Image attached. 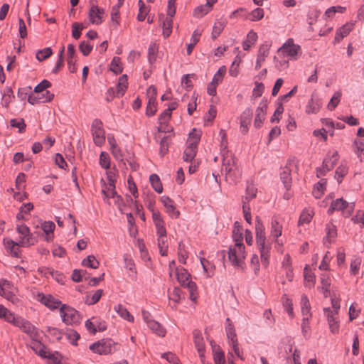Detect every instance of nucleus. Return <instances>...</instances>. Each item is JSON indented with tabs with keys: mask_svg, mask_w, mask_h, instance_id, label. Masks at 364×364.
<instances>
[{
	"mask_svg": "<svg viewBox=\"0 0 364 364\" xmlns=\"http://www.w3.org/2000/svg\"><path fill=\"white\" fill-rule=\"evenodd\" d=\"M223 156V168L225 172V178L231 183H236L242 176V171L237 165L235 158L228 153H222Z\"/></svg>",
	"mask_w": 364,
	"mask_h": 364,
	"instance_id": "obj_1",
	"label": "nucleus"
},
{
	"mask_svg": "<svg viewBox=\"0 0 364 364\" xmlns=\"http://www.w3.org/2000/svg\"><path fill=\"white\" fill-rule=\"evenodd\" d=\"M245 247L243 243H235L234 246L229 247L228 259L235 267L244 269V260L245 259Z\"/></svg>",
	"mask_w": 364,
	"mask_h": 364,
	"instance_id": "obj_2",
	"label": "nucleus"
},
{
	"mask_svg": "<svg viewBox=\"0 0 364 364\" xmlns=\"http://www.w3.org/2000/svg\"><path fill=\"white\" fill-rule=\"evenodd\" d=\"M10 323L19 328L23 332L30 336L31 338H38L39 331L37 328L31 323L28 321L21 316H15L14 314L12 317L10 316Z\"/></svg>",
	"mask_w": 364,
	"mask_h": 364,
	"instance_id": "obj_3",
	"label": "nucleus"
},
{
	"mask_svg": "<svg viewBox=\"0 0 364 364\" xmlns=\"http://www.w3.org/2000/svg\"><path fill=\"white\" fill-rule=\"evenodd\" d=\"M117 344L110 338L102 339L97 343H92L90 349L95 353L107 355L112 353L117 350Z\"/></svg>",
	"mask_w": 364,
	"mask_h": 364,
	"instance_id": "obj_4",
	"label": "nucleus"
},
{
	"mask_svg": "<svg viewBox=\"0 0 364 364\" xmlns=\"http://www.w3.org/2000/svg\"><path fill=\"white\" fill-rule=\"evenodd\" d=\"M60 314L63 321L67 325H74L80 323L79 313L72 307L62 304L60 308Z\"/></svg>",
	"mask_w": 364,
	"mask_h": 364,
	"instance_id": "obj_5",
	"label": "nucleus"
},
{
	"mask_svg": "<svg viewBox=\"0 0 364 364\" xmlns=\"http://www.w3.org/2000/svg\"><path fill=\"white\" fill-rule=\"evenodd\" d=\"M278 55H283L289 56L292 58L296 59L299 55H301V47L299 45L294 44L291 38H289L287 42L279 48Z\"/></svg>",
	"mask_w": 364,
	"mask_h": 364,
	"instance_id": "obj_6",
	"label": "nucleus"
},
{
	"mask_svg": "<svg viewBox=\"0 0 364 364\" xmlns=\"http://www.w3.org/2000/svg\"><path fill=\"white\" fill-rule=\"evenodd\" d=\"M94 143L101 146L105 141V132L102 127V122L98 119H94L91 127Z\"/></svg>",
	"mask_w": 364,
	"mask_h": 364,
	"instance_id": "obj_7",
	"label": "nucleus"
},
{
	"mask_svg": "<svg viewBox=\"0 0 364 364\" xmlns=\"http://www.w3.org/2000/svg\"><path fill=\"white\" fill-rule=\"evenodd\" d=\"M193 342H194L196 348L197 349V351L199 354V357H200L201 363L203 364H211V363H206L205 361V345L204 339H203L201 331L200 330L195 329L193 331Z\"/></svg>",
	"mask_w": 364,
	"mask_h": 364,
	"instance_id": "obj_8",
	"label": "nucleus"
},
{
	"mask_svg": "<svg viewBox=\"0 0 364 364\" xmlns=\"http://www.w3.org/2000/svg\"><path fill=\"white\" fill-rule=\"evenodd\" d=\"M338 160V154L335 151L331 156H327L323 161V166L321 168H318L316 170L317 176H325L326 172L331 170L337 164Z\"/></svg>",
	"mask_w": 364,
	"mask_h": 364,
	"instance_id": "obj_9",
	"label": "nucleus"
},
{
	"mask_svg": "<svg viewBox=\"0 0 364 364\" xmlns=\"http://www.w3.org/2000/svg\"><path fill=\"white\" fill-rule=\"evenodd\" d=\"M16 230L22 236L21 239L18 241L21 246H29L34 244L28 226L24 224L18 225Z\"/></svg>",
	"mask_w": 364,
	"mask_h": 364,
	"instance_id": "obj_10",
	"label": "nucleus"
},
{
	"mask_svg": "<svg viewBox=\"0 0 364 364\" xmlns=\"http://www.w3.org/2000/svg\"><path fill=\"white\" fill-rule=\"evenodd\" d=\"M31 348L39 356L43 358H51L52 354L48 350L47 347L41 342L38 341V338H31Z\"/></svg>",
	"mask_w": 364,
	"mask_h": 364,
	"instance_id": "obj_11",
	"label": "nucleus"
},
{
	"mask_svg": "<svg viewBox=\"0 0 364 364\" xmlns=\"http://www.w3.org/2000/svg\"><path fill=\"white\" fill-rule=\"evenodd\" d=\"M253 112L252 110L250 108H246L240 117V132L242 134H247L248 132L249 125L251 123L252 118Z\"/></svg>",
	"mask_w": 364,
	"mask_h": 364,
	"instance_id": "obj_12",
	"label": "nucleus"
},
{
	"mask_svg": "<svg viewBox=\"0 0 364 364\" xmlns=\"http://www.w3.org/2000/svg\"><path fill=\"white\" fill-rule=\"evenodd\" d=\"M38 296L39 301L51 310L56 309L61 305L60 301L54 298L50 294H39Z\"/></svg>",
	"mask_w": 364,
	"mask_h": 364,
	"instance_id": "obj_13",
	"label": "nucleus"
},
{
	"mask_svg": "<svg viewBox=\"0 0 364 364\" xmlns=\"http://www.w3.org/2000/svg\"><path fill=\"white\" fill-rule=\"evenodd\" d=\"M255 235L257 245H262L266 242L265 228L259 217L256 218Z\"/></svg>",
	"mask_w": 364,
	"mask_h": 364,
	"instance_id": "obj_14",
	"label": "nucleus"
},
{
	"mask_svg": "<svg viewBox=\"0 0 364 364\" xmlns=\"http://www.w3.org/2000/svg\"><path fill=\"white\" fill-rule=\"evenodd\" d=\"M293 161H289L287 166H285L284 168H282V171L280 172V178L282 181L285 188L288 191L290 189L291 186V170L289 167V165H290Z\"/></svg>",
	"mask_w": 364,
	"mask_h": 364,
	"instance_id": "obj_15",
	"label": "nucleus"
},
{
	"mask_svg": "<svg viewBox=\"0 0 364 364\" xmlns=\"http://www.w3.org/2000/svg\"><path fill=\"white\" fill-rule=\"evenodd\" d=\"M267 105L264 102H261L256 109L255 119L254 122V126L256 128H259L265 118L266 111Z\"/></svg>",
	"mask_w": 364,
	"mask_h": 364,
	"instance_id": "obj_16",
	"label": "nucleus"
},
{
	"mask_svg": "<svg viewBox=\"0 0 364 364\" xmlns=\"http://www.w3.org/2000/svg\"><path fill=\"white\" fill-rule=\"evenodd\" d=\"M350 208V210H353V205H350L349 203L341 198H338L335 200H333L330 208L328 209V213L331 215L335 210H343L344 209Z\"/></svg>",
	"mask_w": 364,
	"mask_h": 364,
	"instance_id": "obj_17",
	"label": "nucleus"
},
{
	"mask_svg": "<svg viewBox=\"0 0 364 364\" xmlns=\"http://www.w3.org/2000/svg\"><path fill=\"white\" fill-rule=\"evenodd\" d=\"M105 14L103 9L97 6H92L89 11L90 21L92 23L99 25L102 23V15Z\"/></svg>",
	"mask_w": 364,
	"mask_h": 364,
	"instance_id": "obj_18",
	"label": "nucleus"
},
{
	"mask_svg": "<svg viewBox=\"0 0 364 364\" xmlns=\"http://www.w3.org/2000/svg\"><path fill=\"white\" fill-rule=\"evenodd\" d=\"M270 45L267 43L262 44L259 49L255 69L258 70L261 68L262 63L265 60V58L269 55Z\"/></svg>",
	"mask_w": 364,
	"mask_h": 364,
	"instance_id": "obj_19",
	"label": "nucleus"
},
{
	"mask_svg": "<svg viewBox=\"0 0 364 364\" xmlns=\"http://www.w3.org/2000/svg\"><path fill=\"white\" fill-rule=\"evenodd\" d=\"M354 23L349 22L339 28L336 31L334 42H340L344 37L347 36L350 32L353 29Z\"/></svg>",
	"mask_w": 364,
	"mask_h": 364,
	"instance_id": "obj_20",
	"label": "nucleus"
},
{
	"mask_svg": "<svg viewBox=\"0 0 364 364\" xmlns=\"http://www.w3.org/2000/svg\"><path fill=\"white\" fill-rule=\"evenodd\" d=\"M161 202L166 208L167 213L171 216L175 218H177L180 215V213L178 210H176L175 206H174V202L168 196H162L161 197Z\"/></svg>",
	"mask_w": 364,
	"mask_h": 364,
	"instance_id": "obj_21",
	"label": "nucleus"
},
{
	"mask_svg": "<svg viewBox=\"0 0 364 364\" xmlns=\"http://www.w3.org/2000/svg\"><path fill=\"white\" fill-rule=\"evenodd\" d=\"M54 97V94L46 90V97H41L40 95L38 94L37 96L34 95H30L28 97V102L31 105H36L38 103H43L50 102Z\"/></svg>",
	"mask_w": 364,
	"mask_h": 364,
	"instance_id": "obj_22",
	"label": "nucleus"
},
{
	"mask_svg": "<svg viewBox=\"0 0 364 364\" xmlns=\"http://www.w3.org/2000/svg\"><path fill=\"white\" fill-rule=\"evenodd\" d=\"M257 246L259 250L262 263L264 267H267L269 264L271 246L269 245H266V242L262 245H257Z\"/></svg>",
	"mask_w": 364,
	"mask_h": 364,
	"instance_id": "obj_23",
	"label": "nucleus"
},
{
	"mask_svg": "<svg viewBox=\"0 0 364 364\" xmlns=\"http://www.w3.org/2000/svg\"><path fill=\"white\" fill-rule=\"evenodd\" d=\"M159 21H161L163 27V35L165 38L168 37L172 32L173 19L170 17L164 18V14L159 16Z\"/></svg>",
	"mask_w": 364,
	"mask_h": 364,
	"instance_id": "obj_24",
	"label": "nucleus"
},
{
	"mask_svg": "<svg viewBox=\"0 0 364 364\" xmlns=\"http://www.w3.org/2000/svg\"><path fill=\"white\" fill-rule=\"evenodd\" d=\"M226 335L228 337V339L229 340V344L238 342L237 334L235 333V329L234 327V325L232 323L231 320L230 318H226Z\"/></svg>",
	"mask_w": 364,
	"mask_h": 364,
	"instance_id": "obj_25",
	"label": "nucleus"
},
{
	"mask_svg": "<svg viewBox=\"0 0 364 364\" xmlns=\"http://www.w3.org/2000/svg\"><path fill=\"white\" fill-rule=\"evenodd\" d=\"M197 146L188 144L183 151V159L186 162H191L196 156Z\"/></svg>",
	"mask_w": 364,
	"mask_h": 364,
	"instance_id": "obj_26",
	"label": "nucleus"
},
{
	"mask_svg": "<svg viewBox=\"0 0 364 364\" xmlns=\"http://www.w3.org/2000/svg\"><path fill=\"white\" fill-rule=\"evenodd\" d=\"M128 86V80L127 75H122L119 77L117 85V97H121L124 95Z\"/></svg>",
	"mask_w": 364,
	"mask_h": 364,
	"instance_id": "obj_27",
	"label": "nucleus"
},
{
	"mask_svg": "<svg viewBox=\"0 0 364 364\" xmlns=\"http://www.w3.org/2000/svg\"><path fill=\"white\" fill-rule=\"evenodd\" d=\"M75 56V48L73 44L68 46V58L67 61L69 65V69L71 73L75 72L74 58Z\"/></svg>",
	"mask_w": 364,
	"mask_h": 364,
	"instance_id": "obj_28",
	"label": "nucleus"
},
{
	"mask_svg": "<svg viewBox=\"0 0 364 364\" xmlns=\"http://www.w3.org/2000/svg\"><path fill=\"white\" fill-rule=\"evenodd\" d=\"M213 360L215 364H226L225 354L220 346H213Z\"/></svg>",
	"mask_w": 364,
	"mask_h": 364,
	"instance_id": "obj_29",
	"label": "nucleus"
},
{
	"mask_svg": "<svg viewBox=\"0 0 364 364\" xmlns=\"http://www.w3.org/2000/svg\"><path fill=\"white\" fill-rule=\"evenodd\" d=\"M321 283L322 286L321 287H318V289H321L323 296L326 298L330 296L331 280L329 277L325 274H321Z\"/></svg>",
	"mask_w": 364,
	"mask_h": 364,
	"instance_id": "obj_30",
	"label": "nucleus"
},
{
	"mask_svg": "<svg viewBox=\"0 0 364 364\" xmlns=\"http://www.w3.org/2000/svg\"><path fill=\"white\" fill-rule=\"evenodd\" d=\"M321 105L320 100L318 98H314V96L312 95L306 106V112L317 113L320 109Z\"/></svg>",
	"mask_w": 364,
	"mask_h": 364,
	"instance_id": "obj_31",
	"label": "nucleus"
},
{
	"mask_svg": "<svg viewBox=\"0 0 364 364\" xmlns=\"http://www.w3.org/2000/svg\"><path fill=\"white\" fill-rule=\"evenodd\" d=\"M213 7L209 3L197 6L193 11V16L196 18H200L205 16L209 11L212 10Z\"/></svg>",
	"mask_w": 364,
	"mask_h": 364,
	"instance_id": "obj_32",
	"label": "nucleus"
},
{
	"mask_svg": "<svg viewBox=\"0 0 364 364\" xmlns=\"http://www.w3.org/2000/svg\"><path fill=\"white\" fill-rule=\"evenodd\" d=\"M282 226L279 224L277 219L272 218L271 221V235L277 240L279 236L282 235Z\"/></svg>",
	"mask_w": 364,
	"mask_h": 364,
	"instance_id": "obj_33",
	"label": "nucleus"
},
{
	"mask_svg": "<svg viewBox=\"0 0 364 364\" xmlns=\"http://www.w3.org/2000/svg\"><path fill=\"white\" fill-rule=\"evenodd\" d=\"M326 236L323 238V243L326 245L331 243V240L334 239L337 235V230L334 225L328 224L326 228Z\"/></svg>",
	"mask_w": 364,
	"mask_h": 364,
	"instance_id": "obj_34",
	"label": "nucleus"
},
{
	"mask_svg": "<svg viewBox=\"0 0 364 364\" xmlns=\"http://www.w3.org/2000/svg\"><path fill=\"white\" fill-rule=\"evenodd\" d=\"M321 11L316 8H311L307 13V23L309 25V30H311V26L317 21Z\"/></svg>",
	"mask_w": 364,
	"mask_h": 364,
	"instance_id": "obj_35",
	"label": "nucleus"
},
{
	"mask_svg": "<svg viewBox=\"0 0 364 364\" xmlns=\"http://www.w3.org/2000/svg\"><path fill=\"white\" fill-rule=\"evenodd\" d=\"M301 313L304 316L306 317H311V305L309 300L306 295L303 294L301 298Z\"/></svg>",
	"mask_w": 364,
	"mask_h": 364,
	"instance_id": "obj_36",
	"label": "nucleus"
},
{
	"mask_svg": "<svg viewBox=\"0 0 364 364\" xmlns=\"http://www.w3.org/2000/svg\"><path fill=\"white\" fill-rule=\"evenodd\" d=\"M55 227V223L52 221H46L41 225L42 230L46 234V241L50 242L52 240L53 236L50 234L53 233Z\"/></svg>",
	"mask_w": 364,
	"mask_h": 364,
	"instance_id": "obj_37",
	"label": "nucleus"
},
{
	"mask_svg": "<svg viewBox=\"0 0 364 364\" xmlns=\"http://www.w3.org/2000/svg\"><path fill=\"white\" fill-rule=\"evenodd\" d=\"M242 232V228L239 222H235L232 230V238L235 243H242L243 237Z\"/></svg>",
	"mask_w": 364,
	"mask_h": 364,
	"instance_id": "obj_38",
	"label": "nucleus"
},
{
	"mask_svg": "<svg viewBox=\"0 0 364 364\" xmlns=\"http://www.w3.org/2000/svg\"><path fill=\"white\" fill-rule=\"evenodd\" d=\"M159 50V46L154 42H151L149 44L148 49V60L150 64H153L156 62L157 54Z\"/></svg>",
	"mask_w": 364,
	"mask_h": 364,
	"instance_id": "obj_39",
	"label": "nucleus"
},
{
	"mask_svg": "<svg viewBox=\"0 0 364 364\" xmlns=\"http://www.w3.org/2000/svg\"><path fill=\"white\" fill-rule=\"evenodd\" d=\"M149 328L159 336H164L166 334L165 328L157 321L151 320L148 323Z\"/></svg>",
	"mask_w": 364,
	"mask_h": 364,
	"instance_id": "obj_40",
	"label": "nucleus"
},
{
	"mask_svg": "<svg viewBox=\"0 0 364 364\" xmlns=\"http://www.w3.org/2000/svg\"><path fill=\"white\" fill-rule=\"evenodd\" d=\"M190 274L183 267H178L176 269V277L178 282L181 284V286H185L186 283L189 281Z\"/></svg>",
	"mask_w": 364,
	"mask_h": 364,
	"instance_id": "obj_41",
	"label": "nucleus"
},
{
	"mask_svg": "<svg viewBox=\"0 0 364 364\" xmlns=\"http://www.w3.org/2000/svg\"><path fill=\"white\" fill-rule=\"evenodd\" d=\"M149 180L154 191L158 193H161L163 191V186L159 176L155 173L151 174L149 177Z\"/></svg>",
	"mask_w": 364,
	"mask_h": 364,
	"instance_id": "obj_42",
	"label": "nucleus"
},
{
	"mask_svg": "<svg viewBox=\"0 0 364 364\" xmlns=\"http://www.w3.org/2000/svg\"><path fill=\"white\" fill-rule=\"evenodd\" d=\"M114 310L118 314L123 318L128 320L129 321H133L134 317L129 314L128 310L122 304H118L114 306Z\"/></svg>",
	"mask_w": 364,
	"mask_h": 364,
	"instance_id": "obj_43",
	"label": "nucleus"
},
{
	"mask_svg": "<svg viewBox=\"0 0 364 364\" xmlns=\"http://www.w3.org/2000/svg\"><path fill=\"white\" fill-rule=\"evenodd\" d=\"M171 135L164 136L160 141L159 154L163 157L168 151Z\"/></svg>",
	"mask_w": 364,
	"mask_h": 364,
	"instance_id": "obj_44",
	"label": "nucleus"
},
{
	"mask_svg": "<svg viewBox=\"0 0 364 364\" xmlns=\"http://www.w3.org/2000/svg\"><path fill=\"white\" fill-rule=\"evenodd\" d=\"M82 264L92 269H97L99 266V262L94 255H88L82 260Z\"/></svg>",
	"mask_w": 364,
	"mask_h": 364,
	"instance_id": "obj_45",
	"label": "nucleus"
},
{
	"mask_svg": "<svg viewBox=\"0 0 364 364\" xmlns=\"http://www.w3.org/2000/svg\"><path fill=\"white\" fill-rule=\"evenodd\" d=\"M138 5L139 9V14L137 15V19L139 21H144L146 14L149 11V9L146 6L144 2L142 0H139Z\"/></svg>",
	"mask_w": 364,
	"mask_h": 364,
	"instance_id": "obj_46",
	"label": "nucleus"
},
{
	"mask_svg": "<svg viewBox=\"0 0 364 364\" xmlns=\"http://www.w3.org/2000/svg\"><path fill=\"white\" fill-rule=\"evenodd\" d=\"M10 125L12 127L18 128L19 133L24 132L26 127V124L24 122V119L22 118L11 119Z\"/></svg>",
	"mask_w": 364,
	"mask_h": 364,
	"instance_id": "obj_47",
	"label": "nucleus"
},
{
	"mask_svg": "<svg viewBox=\"0 0 364 364\" xmlns=\"http://www.w3.org/2000/svg\"><path fill=\"white\" fill-rule=\"evenodd\" d=\"M325 185L326 181L324 180H321L314 186L313 195L316 198H320L322 196Z\"/></svg>",
	"mask_w": 364,
	"mask_h": 364,
	"instance_id": "obj_48",
	"label": "nucleus"
},
{
	"mask_svg": "<svg viewBox=\"0 0 364 364\" xmlns=\"http://www.w3.org/2000/svg\"><path fill=\"white\" fill-rule=\"evenodd\" d=\"M53 54V50L50 48H45L42 50L37 51L36 58L39 61H43L45 59L49 58Z\"/></svg>",
	"mask_w": 364,
	"mask_h": 364,
	"instance_id": "obj_49",
	"label": "nucleus"
},
{
	"mask_svg": "<svg viewBox=\"0 0 364 364\" xmlns=\"http://www.w3.org/2000/svg\"><path fill=\"white\" fill-rule=\"evenodd\" d=\"M313 217V212L309 209H305L302 211L299 220V224L302 225L304 223H309Z\"/></svg>",
	"mask_w": 364,
	"mask_h": 364,
	"instance_id": "obj_50",
	"label": "nucleus"
},
{
	"mask_svg": "<svg viewBox=\"0 0 364 364\" xmlns=\"http://www.w3.org/2000/svg\"><path fill=\"white\" fill-rule=\"evenodd\" d=\"M13 98H14V95L11 88L10 87H6L2 98L4 106L7 107Z\"/></svg>",
	"mask_w": 364,
	"mask_h": 364,
	"instance_id": "obj_51",
	"label": "nucleus"
},
{
	"mask_svg": "<svg viewBox=\"0 0 364 364\" xmlns=\"http://www.w3.org/2000/svg\"><path fill=\"white\" fill-rule=\"evenodd\" d=\"M200 139V132L197 131L196 129H193L192 132L189 134V139L188 144L195 145L198 146V144Z\"/></svg>",
	"mask_w": 364,
	"mask_h": 364,
	"instance_id": "obj_52",
	"label": "nucleus"
},
{
	"mask_svg": "<svg viewBox=\"0 0 364 364\" xmlns=\"http://www.w3.org/2000/svg\"><path fill=\"white\" fill-rule=\"evenodd\" d=\"M124 261L125 264V268L128 269L132 274L133 277H136V272L135 269V264L134 262V260L132 259V257L128 255H124Z\"/></svg>",
	"mask_w": 364,
	"mask_h": 364,
	"instance_id": "obj_53",
	"label": "nucleus"
},
{
	"mask_svg": "<svg viewBox=\"0 0 364 364\" xmlns=\"http://www.w3.org/2000/svg\"><path fill=\"white\" fill-rule=\"evenodd\" d=\"M225 27V25L221 21H216L214 23L213 27V31L211 33V37L213 40L216 39L220 34L222 33Z\"/></svg>",
	"mask_w": 364,
	"mask_h": 364,
	"instance_id": "obj_54",
	"label": "nucleus"
},
{
	"mask_svg": "<svg viewBox=\"0 0 364 364\" xmlns=\"http://www.w3.org/2000/svg\"><path fill=\"white\" fill-rule=\"evenodd\" d=\"M104 186L106 187V189L103 188L102 193L104 195L105 199L112 198L115 200L117 196H119L115 191V186L112 188V187H109V186H107L105 183H104Z\"/></svg>",
	"mask_w": 364,
	"mask_h": 364,
	"instance_id": "obj_55",
	"label": "nucleus"
},
{
	"mask_svg": "<svg viewBox=\"0 0 364 364\" xmlns=\"http://www.w3.org/2000/svg\"><path fill=\"white\" fill-rule=\"evenodd\" d=\"M341 97V92L340 91L336 92L331 99L330 100V102L328 104V108L330 110L334 109L337 105H338Z\"/></svg>",
	"mask_w": 364,
	"mask_h": 364,
	"instance_id": "obj_56",
	"label": "nucleus"
},
{
	"mask_svg": "<svg viewBox=\"0 0 364 364\" xmlns=\"http://www.w3.org/2000/svg\"><path fill=\"white\" fill-rule=\"evenodd\" d=\"M225 73H226V68L225 66L220 67L216 73L214 75L211 82L216 85H218V83L222 82Z\"/></svg>",
	"mask_w": 364,
	"mask_h": 364,
	"instance_id": "obj_57",
	"label": "nucleus"
},
{
	"mask_svg": "<svg viewBox=\"0 0 364 364\" xmlns=\"http://www.w3.org/2000/svg\"><path fill=\"white\" fill-rule=\"evenodd\" d=\"M72 36L75 39H78L81 36V31L84 29V26L81 23L75 22L72 25Z\"/></svg>",
	"mask_w": 364,
	"mask_h": 364,
	"instance_id": "obj_58",
	"label": "nucleus"
},
{
	"mask_svg": "<svg viewBox=\"0 0 364 364\" xmlns=\"http://www.w3.org/2000/svg\"><path fill=\"white\" fill-rule=\"evenodd\" d=\"M323 311L328 323L338 321V313L333 311L330 308H325Z\"/></svg>",
	"mask_w": 364,
	"mask_h": 364,
	"instance_id": "obj_59",
	"label": "nucleus"
},
{
	"mask_svg": "<svg viewBox=\"0 0 364 364\" xmlns=\"http://www.w3.org/2000/svg\"><path fill=\"white\" fill-rule=\"evenodd\" d=\"M354 144L356 146L355 153L360 159V161H362L364 160V141L355 140Z\"/></svg>",
	"mask_w": 364,
	"mask_h": 364,
	"instance_id": "obj_60",
	"label": "nucleus"
},
{
	"mask_svg": "<svg viewBox=\"0 0 364 364\" xmlns=\"http://www.w3.org/2000/svg\"><path fill=\"white\" fill-rule=\"evenodd\" d=\"M110 70L116 74L122 73V68L120 65V58L119 57H114L111 64Z\"/></svg>",
	"mask_w": 364,
	"mask_h": 364,
	"instance_id": "obj_61",
	"label": "nucleus"
},
{
	"mask_svg": "<svg viewBox=\"0 0 364 364\" xmlns=\"http://www.w3.org/2000/svg\"><path fill=\"white\" fill-rule=\"evenodd\" d=\"M100 164L102 168L105 169L109 168L110 166V159L108 154L102 152L100 156Z\"/></svg>",
	"mask_w": 364,
	"mask_h": 364,
	"instance_id": "obj_62",
	"label": "nucleus"
},
{
	"mask_svg": "<svg viewBox=\"0 0 364 364\" xmlns=\"http://www.w3.org/2000/svg\"><path fill=\"white\" fill-rule=\"evenodd\" d=\"M103 291L102 289H97L93 295L91 296V298H87L85 301V303L87 305H93L99 301L102 295Z\"/></svg>",
	"mask_w": 364,
	"mask_h": 364,
	"instance_id": "obj_63",
	"label": "nucleus"
},
{
	"mask_svg": "<svg viewBox=\"0 0 364 364\" xmlns=\"http://www.w3.org/2000/svg\"><path fill=\"white\" fill-rule=\"evenodd\" d=\"M93 46L85 41H82L79 45V50L83 55L87 56L92 51Z\"/></svg>",
	"mask_w": 364,
	"mask_h": 364,
	"instance_id": "obj_64",
	"label": "nucleus"
}]
</instances>
